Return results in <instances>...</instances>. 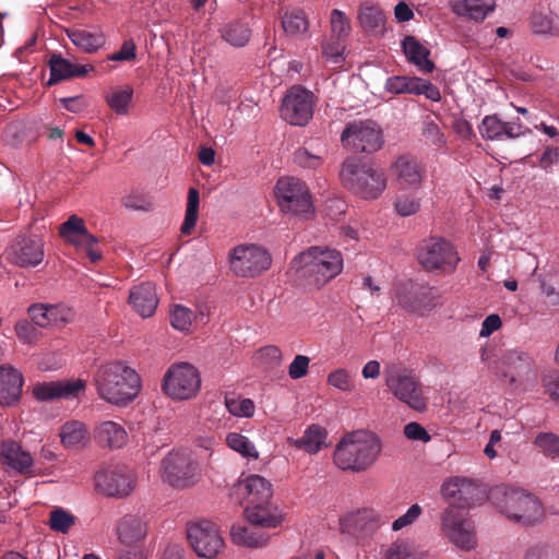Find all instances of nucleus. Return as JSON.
<instances>
[{
    "instance_id": "21",
    "label": "nucleus",
    "mask_w": 559,
    "mask_h": 559,
    "mask_svg": "<svg viewBox=\"0 0 559 559\" xmlns=\"http://www.w3.org/2000/svg\"><path fill=\"white\" fill-rule=\"evenodd\" d=\"M32 321L41 328H60L74 318V312L66 305L37 304L28 308Z\"/></svg>"
},
{
    "instance_id": "9",
    "label": "nucleus",
    "mask_w": 559,
    "mask_h": 559,
    "mask_svg": "<svg viewBox=\"0 0 559 559\" xmlns=\"http://www.w3.org/2000/svg\"><path fill=\"white\" fill-rule=\"evenodd\" d=\"M272 259L269 251L255 243H240L228 253L230 271L239 277H254L269 270Z\"/></svg>"
},
{
    "instance_id": "13",
    "label": "nucleus",
    "mask_w": 559,
    "mask_h": 559,
    "mask_svg": "<svg viewBox=\"0 0 559 559\" xmlns=\"http://www.w3.org/2000/svg\"><path fill=\"white\" fill-rule=\"evenodd\" d=\"M187 538L200 558L214 559L225 547L217 525L207 520L190 523L187 527Z\"/></svg>"
},
{
    "instance_id": "34",
    "label": "nucleus",
    "mask_w": 559,
    "mask_h": 559,
    "mask_svg": "<svg viewBox=\"0 0 559 559\" xmlns=\"http://www.w3.org/2000/svg\"><path fill=\"white\" fill-rule=\"evenodd\" d=\"M328 432L319 425H310L306 428L300 438H288L287 443L306 453L313 455L328 447Z\"/></svg>"
},
{
    "instance_id": "55",
    "label": "nucleus",
    "mask_w": 559,
    "mask_h": 559,
    "mask_svg": "<svg viewBox=\"0 0 559 559\" xmlns=\"http://www.w3.org/2000/svg\"><path fill=\"white\" fill-rule=\"evenodd\" d=\"M344 40L330 37L322 43V55L330 63H342L344 61Z\"/></svg>"
},
{
    "instance_id": "57",
    "label": "nucleus",
    "mask_w": 559,
    "mask_h": 559,
    "mask_svg": "<svg viewBox=\"0 0 559 559\" xmlns=\"http://www.w3.org/2000/svg\"><path fill=\"white\" fill-rule=\"evenodd\" d=\"M49 524L51 530L67 533L74 524V518L67 511L57 509L50 513Z\"/></svg>"
},
{
    "instance_id": "3",
    "label": "nucleus",
    "mask_w": 559,
    "mask_h": 559,
    "mask_svg": "<svg viewBox=\"0 0 559 559\" xmlns=\"http://www.w3.org/2000/svg\"><path fill=\"white\" fill-rule=\"evenodd\" d=\"M292 266L300 277L319 288L342 272L344 260L338 250L316 246L297 255Z\"/></svg>"
},
{
    "instance_id": "30",
    "label": "nucleus",
    "mask_w": 559,
    "mask_h": 559,
    "mask_svg": "<svg viewBox=\"0 0 559 559\" xmlns=\"http://www.w3.org/2000/svg\"><path fill=\"white\" fill-rule=\"evenodd\" d=\"M379 524V513L369 508L348 512L340 520L341 530L348 534H356L366 530H372Z\"/></svg>"
},
{
    "instance_id": "39",
    "label": "nucleus",
    "mask_w": 559,
    "mask_h": 559,
    "mask_svg": "<svg viewBox=\"0 0 559 559\" xmlns=\"http://www.w3.org/2000/svg\"><path fill=\"white\" fill-rule=\"evenodd\" d=\"M402 47L407 60L414 63L420 71L430 73L433 70V62L428 58L429 50L414 37H406L402 41Z\"/></svg>"
},
{
    "instance_id": "43",
    "label": "nucleus",
    "mask_w": 559,
    "mask_h": 559,
    "mask_svg": "<svg viewBox=\"0 0 559 559\" xmlns=\"http://www.w3.org/2000/svg\"><path fill=\"white\" fill-rule=\"evenodd\" d=\"M133 98L130 85L111 88L106 95V103L117 115H127Z\"/></svg>"
},
{
    "instance_id": "63",
    "label": "nucleus",
    "mask_w": 559,
    "mask_h": 559,
    "mask_svg": "<svg viewBox=\"0 0 559 559\" xmlns=\"http://www.w3.org/2000/svg\"><path fill=\"white\" fill-rule=\"evenodd\" d=\"M423 134L428 141L436 145H443L445 143L444 134L441 129L431 120L424 122Z\"/></svg>"
},
{
    "instance_id": "16",
    "label": "nucleus",
    "mask_w": 559,
    "mask_h": 559,
    "mask_svg": "<svg viewBox=\"0 0 559 559\" xmlns=\"http://www.w3.org/2000/svg\"><path fill=\"white\" fill-rule=\"evenodd\" d=\"M95 488L109 497H126L135 487V476L126 466L104 467L94 476Z\"/></svg>"
},
{
    "instance_id": "15",
    "label": "nucleus",
    "mask_w": 559,
    "mask_h": 559,
    "mask_svg": "<svg viewBox=\"0 0 559 559\" xmlns=\"http://www.w3.org/2000/svg\"><path fill=\"white\" fill-rule=\"evenodd\" d=\"M341 140L354 152L373 153L383 144L381 129L370 120L349 123L343 131Z\"/></svg>"
},
{
    "instance_id": "4",
    "label": "nucleus",
    "mask_w": 559,
    "mask_h": 559,
    "mask_svg": "<svg viewBox=\"0 0 559 559\" xmlns=\"http://www.w3.org/2000/svg\"><path fill=\"white\" fill-rule=\"evenodd\" d=\"M480 359L488 368L513 389H526L537 379L534 360L522 349L504 350L497 361H489L486 349H481Z\"/></svg>"
},
{
    "instance_id": "53",
    "label": "nucleus",
    "mask_w": 559,
    "mask_h": 559,
    "mask_svg": "<svg viewBox=\"0 0 559 559\" xmlns=\"http://www.w3.org/2000/svg\"><path fill=\"white\" fill-rule=\"evenodd\" d=\"M326 383L345 393H349L355 389V382L350 372L346 368H335L326 376Z\"/></svg>"
},
{
    "instance_id": "64",
    "label": "nucleus",
    "mask_w": 559,
    "mask_h": 559,
    "mask_svg": "<svg viewBox=\"0 0 559 559\" xmlns=\"http://www.w3.org/2000/svg\"><path fill=\"white\" fill-rule=\"evenodd\" d=\"M404 435L409 440L421 441L425 443L430 441L431 439L428 431L416 421H412L405 425Z\"/></svg>"
},
{
    "instance_id": "58",
    "label": "nucleus",
    "mask_w": 559,
    "mask_h": 559,
    "mask_svg": "<svg viewBox=\"0 0 559 559\" xmlns=\"http://www.w3.org/2000/svg\"><path fill=\"white\" fill-rule=\"evenodd\" d=\"M421 514L423 508L417 503L412 504L404 514L393 521L392 530L397 532L407 526H411L419 519Z\"/></svg>"
},
{
    "instance_id": "5",
    "label": "nucleus",
    "mask_w": 559,
    "mask_h": 559,
    "mask_svg": "<svg viewBox=\"0 0 559 559\" xmlns=\"http://www.w3.org/2000/svg\"><path fill=\"white\" fill-rule=\"evenodd\" d=\"M343 185L365 200L378 199L386 189L385 174L371 164L347 159L341 170Z\"/></svg>"
},
{
    "instance_id": "38",
    "label": "nucleus",
    "mask_w": 559,
    "mask_h": 559,
    "mask_svg": "<svg viewBox=\"0 0 559 559\" xmlns=\"http://www.w3.org/2000/svg\"><path fill=\"white\" fill-rule=\"evenodd\" d=\"M60 440L67 449H82L90 442V432L81 421L72 420L66 423L60 430Z\"/></svg>"
},
{
    "instance_id": "17",
    "label": "nucleus",
    "mask_w": 559,
    "mask_h": 559,
    "mask_svg": "<svg viewBox=\"0 0 559 559\" xmlns=\"http://www.w3.org/2000/svg\"><path fill=\"white\" fill-rule=\"evenodd\" d=\"M312 114V94L300 86H293L283 99L282 118L293 126H305L311 119Z\"/></svg>"
},
{
    "instance_id": "52",
    "label": "nucleus",
    "mask_w": 559,
    "mask_h": 559,
    "mask_svg": "<svg viewBox=\"0 0 559 559\" xmlns=\"http://www.w3.org/2000/svg\"><path fill=\"white\" fill-rule=\"evenodd\" d=\"M535 447L551 460L559 459V436L552 432H540L535 437Z\"/></svg>"
},
{
    "instance_id": "10",
    "label": "nucleus",
    "mask_w": 559,
    "mask_h": 559,
    "mask_svg": "<svg viewBox=\"0 0 559 559\" xmlns=\"http://www.w3.org/2000/svg\"><path fill=\"white\" fill-rule=\"evenodd\" d=\"M500 511L510 521L532 525L543 521L545 510L540 501L532 493L522 490H511L504 495Z\"/></svg>"
},
{
    "instance_id": "54",
    "label": "nucleus",
    "mask_w": 559,
    "mask_h": 559,
    "mask_svg": "<svg viewBox=\"0 0 559 559\" xmlns=\"http://www.w3.org/2000/svg\"><path fill=\"white\" fill-rule=\"evenodd\" d=\"M331 37L344 40L350 33V23L344 12L334 9L330 16Z\"/></svg>"
},
{
    "instance_id": "41",
    "label": "nucleus",
    "mask_w": 559,
    "mask_h": 559,
    "mask_svg": "<svg viewBox=\"0 0 559 559\" xmlns=\"http://www.w3.org/2000/svg\"><path fill=\"white\" fill-rule=\"evenodd\" d=\"M358 20L361 27L369 33L382 34L384 32V14L378 5L371 2H365L360 5Z\"/></svg>"
},
{
    "instance_id": "37",
    "label": "nucleus",
    "mask_w": 559,
    "mask_h": 559,
    "mask_svg": "<svg viewBox=\"0 0 559 559\" xmlns=\"http://www.w3.org/2000/svg\"><path fill=\"white\" fill-rule=\"evenodd\" d=\"M2 463L17 473H26L33 465L31 453L13 441L4 442L0 448Z\"/></svg>"
},
{
    "instance_id": "36",
    "label": "nucleus",
    "mask_w": 559,
    "mask_h": 559,
    "mask_svg": "<svg viewBox=\"0 0 559 559\" xmlns=\"http://www.w3.org/2000/svg\"><path fill=\"white\" fill-rule=\"evenodd\" d=\"M530 27L536 35L557 37L559 36V17L549 9L536 8L530 16Z\"/></svg>"
},
{
    "instance_id": "33",
    "label": "nucleus",
    "mask_w": 559,
    "mask_h": 559,
    "mask_svg": "<svg viewBox=\"0 0 559 559\" xmlns=\"http://www.w3.org/2000/svg\"><path fill=\"white\" fill-rule=\"evenodd\" d=\"M94 438L104 448L121 449L128 442V432L119 423L105 420L95 427Z\"/></svg>"
},
{
    "instance_id": "35",
    "label": "nucleus",
    "mask_w": 559,
    "mask_h": 559,
    "mask_svg": "<svg viewBox=\"0 0 559 559\" xmlns=\"http://www.w3.org/2000/svg\"><path fill=\"white\" fill-rule=\"evenodd\" d=\"M450 7L456 15L478 22L493 11L496 0H452Z\"/></svg>"
},
{
    "instance_id": "59",
    "label": "nucleus",
    "mask_w": 559,
    "mask_h": 559,
    "mask_svg": "<svg viewBox=\"0 0 559 559\" xmlns=\"http://www.w3.org/2000/svg\"><path fill=\"white\" fill-rule=\"evenodd\" d=\"M466 485V479L453 477L445 480L441 487V495L447 500H459Z\"/></svg>"
},
{
    "instance_id": "51",
    "label": "nucleus",
    "mask_w": 559,
    "mask_h": 559,
    "mask_svg": "<svg viewBox=\"0 0 559 559\" xmlns=\"http://www.w3.org/2000/svg\"><path fill=\"white\" fill-rule=\"evenodd\" d=\"M407 94L425 95L432 102H439L441 99V94L437 86L427 80L415 76H408Z\"/></svg>"
},
{
    "instance_id": "50",
    "label": "nucleus",
    "mask_w": 559,
    "mask_h": 559,
    "mask_svg": "<svg viewBox=\"0 0 559 559\" xmlns=\"http://www.w3.org/2000/svg\"><path fill=\"white\" fill-rule=\"evenodd\" d=\"M421 207L420 198L414 192H403L395 197L394 210L397 215L408 217L419 212Z\"/></svg>"
},
{
    "instance_id": "18",
    "label": "nucleus",
    "mask_w": 559,
    "mask_h": 559,
    "mask_svg": "<svg viewBox=\"0 0 559 559\" xmlns=\"http://www.w3.org/2000/svg\"><path fill=\"white\" fill-rule=\"evenodd\" d=\"M390 176L400 189L417 190L424 181V168L413 156L400 155L391 164Z\"/></svg>"
},
{
    "instance_id": "2",
    "label": "nucleus",
    "mask_w": 559,
    "mask_h": 559,
    "mask_svg": "<svg viewBox=\"0 0 559 559\" xmlns=\"http://www.w3.org/2000/svg\"><path fill=\"white\" fill-rule=\"evenodd\" d=\"M382 452V441L368 430H356L344 435L335 445L333 462L337 468L360 473L369 469Z\"/></svg>"
},
{
    "instance_id": "27",
    "label": "nucleus",
    "mask_w": 559,
    "mask_h": 559,
    "mask_svg": "<svg viewBox=\"0 0 559 559\" xmlns=\"http://www.w3.org/2000/svg\"><path fill=\"white\" fill-rule=\"evenodd\" d=\"M48 64L50 70V78L47 82L48 85L72 78L83 76L94 69L93 66L90 64H75L63 58L60 53L51 55Z\"/></svg>"
},
{
    "instance_id": "8",
    "label": "nucleus",
    "mask_w": 559,
    "mask_h": 559,
    "mask_svg": "<svg viewBox=\"0 0 559 559\" xmlns=\"http://www.w3.org/2000/svg\"><path fill=\"white\" fill-rule=\"evenodd\" d=\"M162 479L176 488H188L200 479V467L193 457L179 450L170 451L160 463Z\"/></svg>"
},
{
    "instance_id": "11",
    "label": "nucleus",
    "mask_w": 559,
    "mask_h": 559,
    "mask_svg": "<svg viewBox=\"0 0 559 559\" xmlns=\"http://www.w3.org/2000/svg\"><path fill=\"white\" fill-rule=\"evenodd\" d=\"M441 530L449 540L461 550L469 551L476 547L474 525L463 509L450 504L441 515Z\"/></svg>"
},
{
    "instance_id": "24",
    "label": "nucleus",
    "mask_w": 559,
    "mask_h": 559,
    "mask_svg": "<svg viewBox=\"0 0 559 559\" xmlns=\"http://www.w3.org/2000/svg\"><path fill=\"white\" fill-rule=\"evenodd\" d=\"M397 304L411 312L424 314L438 305L436 293L432 289H418L404 287L396 294Z\"/></svg>"
},
{
    "instance_id": "56",
    "label": "nucleus",
    "mask_w": 559,
    "mask_h": 559,
    "mask_svg": "<svg viewBox=\"0 0 559 559\" xmlns=\"http://www.w3.org/2000/svg\"><path fill=\"white\" fill-rule=\"evenodd\" d=\"M122 204L126 209L132 211L148 212L153 209L152 200L142 192L132 191L122 198Z\"/></svg>"
},
{
    "instance_id": "42",
    "label": "nucleus",
    "mask_w": 559,
    "mask_h": 559,
    "mask_svg": "<svg viewBox=\"0 0 559 559\" xmlns=\"http://www.w3.org/2000/svg\"><path fill=\"white\" fill-rule=\"evenodd\" d=\"M385 559H431V555L415 543L403 539L389 547Z\"/></svg>"
},
{
    "instance_id": "45",
    "label": "nucleus",
    "mask_w": 559,
    "mask_h": 559,
    "mask_svg": "<svg viewBox=\"0 0 559 559\" xmlns=\"http://www.w3.org/2000/svg\"><path fill=\"white\" fill-rule=\"evenodd\" d=\"M197 319L195 313L186 306L175 305L170 310V324L179 332H191L192 325Z\"/></svg>"
},
{
    "instance_id": "40",
    "label": "nucleus",
    "mask_w": 559,
    "mask_h": 559,
    "mask_svg": "<svg viewBox=\"0 0 559 559\" xmlns=\"http://www.w3.org/2000/svg\"><path fill=\"white\" fill-rule=\"evenodd\" d=\"M231 542L241 547L260 548L267 544L269 536L242 524H234L230 528Z\"/></svg>"
},
{
    "instance_id": "25",
    "label": "nucleus",
    "mask_w": 559,
    "mask_h": 559,
    "mask_svg": "<svg viewBox=\"0 0 559 559\" xmlns=\"http://www.w3.org/2000/svg\"><path fill=\"white\" fill-rule=\"evenodd\" d=\"M245 515L251 524L266 528L277 527L285 518L284 512L277 506L272 504L271 500L247 504Z\"/></svg>"
},
{
    "instance_id": "62",
    "label": "nucleus",
    "mask_w": 559,
    "mask_h": 559,
    "mask_svg": "<svg viewBox=\"0 0 559 559\" xmlns=\"http://www.w3.org/2000/svg\"><path fill=\"white\" fill-rule=\"evenodd\" d=\"M136 57V46L132 39L124 40L121 48L108 56L110 61H131Z\"/></svg>"
},
{
    "instance_id": "48",
    "label": "nucleus",
    "mask_w": 559,
    "mask_h": 559,
    "mask_svg": "<svg viewBox=\"0 0 559 559\" xmlns=\"http://www.w3.org/2000/svg\"><path fill=\"white\" fill-rule=\"evenodd\" d=\"M282 27L287 35L295 36L307 32L309 23L302 11L293 10L282 16Z\"/></svg>"
},
{
    "instance_id": "1",
    "label": "nucleus",
    "mask_w": 559,
    "mask_h": 559,
    "mask_svg": "<svg viewBox=\"0 0 559 559\" xmlns=\"http://www.w3.org/2000/svg\"><path fill=\"white\" fill-rule=\"evenodd\" d=\"M94 385L99 399L116 406H126L139 395L141 378L123 361H110L98 367Z\"/></svg>"
},
{
    "instance_id": "32",
    "label": "nucleus",
    "mask_w": 559,
    "mask_h": 559,
    "mask_svg": "<svg viewBox=\"0 0 559 559\" xmlns=\"http://www.w3.org/2000/svg\"><path fill=\"white\" fill-rule=\"evenodd\" d=\"M66 34L76 48L86 53H94L106 45V35L99 28H68Z\"/></svg>"
},
{
    "instance_id": "23",
    "label": "nucleus",
    "mask_w": 559,
    "mask_h": 559,
    "mask_svg": "<svg viewBox=\"0 0 559 559\" xmlns=\"http://www.w3.org/2000/svg\"><path fill=\"white\" fill-rule=\"evenodd\" d=\"M234 493L247 506L271 500L273 491L271 483L264 477L250 475L235 485Z\"/></svg>"
},
{
    "instance_id": "26",
    "label": "nucleus",
    "mask_w": 559,
    "mask_h": 559,
    "mask_svg": "<svg viewBox=\"0 0 559 559\" xmlns=\"http://www.w3.org/2000/svg\"><path fill=\"white\" fill-rule=\"evenodd\" d=\"M118 539L128 547L136 546L143 542L147 535V523L139 514H126L122 516L116 528Z\"/></svg>"
},
{
    "instance_id": "49",
    "label": "nucleus",
    "mask_w": 559,
    "mask_h": 559,
    "mask_svg": "<svg viewBox=\"0 0 559 559\" xmlns=\"http://www.w3.org/2000/svg\"><path fill=\"white\" fill-rule=\"evenodd\" d=\"M225 406L231 416L238 418H251L255 413L254 402L242 396H226Z\"/></svg>"
},
{
    "instance_id": "12",
    "label": "nucleus",
    "mask_w": 559,
    "mask_h": 559,
    "mask_svg": "<svg viewBox=\"0 0 559 559\" xmlns=\"http://www.w3.org/2000/svg\"><path fill=\"white\" fill-rule=\"evenodd\" d=\"M384 380L385 385L399 401L417 412L426 408L421 388L408 371L400 368L386 369Z\"/></svg>"
},
{
    "instance_id": "31",
    "label": "nucleus",
    "mask_w": 559,
    "mask_h": 559,
    "mask_svg": "<svg viewBox=\"0 0 559 559\" xmlns=\"http://www.w3.org/2000/svg\"><path fill=\"white\" fill-rule=\"evenodd\" d=\"M129 302L141 317L153 316L158 304L154 284L147 282L134 286L130 290Z\"/></svg>"
},
{
    "instance_id": "29",
    "label": "nucleus",
    "mask_w": 559,
    "mask_h": 559,
    "mask_svg": "<svg viewBox=\"0 0 559 559\" xmlns=\"http://www.w3.org/2000/svg\"><path fill=\"white\" fill-rule=\"evenodd\" d=\"M59 235L66 242L78 249L97 242L96 237L87 230L84 219L76 215H71L60 225Z\"/></svg>"
},
{
    "instance_id": "44",
    "label": "nucleus",
    "mask_w": 559,
    "mask_h": 559,
    "mask_svg": "<svg viewBox=\"0 0 559 559\" xmlns=\"http://www.w3.org/2000/svg\"><path fill=\"white\" fill-rule=\"evenodd\" d=\"M225 441L229 449L239 453L245 459L257 460L259 457V452L253 442L239 432L227 433Z\"/></svg>"
},
{
    "instance_id": "7",
    "label": "nucleus",
    "mask_w": 559,
    "mask_h": 559,
    "mask_svg": "<svg viewBox=\"0 0 559 559\" xmlns=\"http://www.w3.org/2000/svg\"><path fill=\"white\" fill-rule=\"evenodd\" d=\"M200 389V372L188 362L171 365L163 377L162 390L174 401L191 400L198 395Z\"/></svg>"
},
{
    "instance_id": "22",
    "label": "nucleus",
    "mask_w": 559,
    "mask_h": 559,
    "mask_svg": "<svg viewBox=\"0 0 559 559\" xmlns=\"http://www.w3.org/2000/svg\"><path fill=\"white\" fill-rule=\"evenodd\" d=\"M478 131L484 140L501 141L507 139H518L524 135L528 130H524L521 123L515 121L504 122L497 115L485 116L478 126Z\"/></svg>"
},
{
    "instance_id": "28",
    "label": "nucleus",
    "mask_w": 559,
    "mask_h": 559,
    "mask_svg": "<svg viewBox=\"0 0 559 559\" xmlns=\"http://www.w3.org/2000/svg\"><path fill=\"white\" fill-rule=\"evenodd\" d=\"M22 373L11 366L0 367V404L10 406L16 403L22 394Z\"/></svg>"
},
{
    "instance_id": "61",
    "label": "nucleus",
    "mask_w": 559,
    "mask_h": 559,
    "mask_svg": "<svg viewBox=\"0 0 559 559\" xmlns=\"http://www.w3.org/2000/svg\"><path fill=\"white\" fill-rule=\"evenodd\" d=\"M310 358L306 355H297L288 367V374L292 379L304 378L309 370Z\"/></svg>"
},
{
    "instance_id": "47",
    "label": "nucleus",
    "mask_w": 559,
    "mask_h": 559,
    "mask_svg": "<svg viewBox=\"0 0 559 559\" xmlns=\"http://www.w3.org/2000/svg\"><path fill=\"white\" fill-rule=\"evenodd\" d=\"M251 36V31L246 24L240 22H231L222 29V37L229 45L235 47L245 46Z\"/></svg>"
},
{
    "instance_id": "14",
    "label": "nucleus",
    "mask_w": 559,
    "mask_h": 559,
    "mask_svg": "<svg viewBox=\"0 0 559 559\" xmlns=\"http://www.w3.org/2000/svg\"><path fill=\"white\" fill-rule=\"evenodd\" d=\"M418 261L427 271L452 272L460 257L453 245L442 238L426 240L418 253Z\"/></svg>"
},
{
    "instance_id": "20",
    "label": "nucleus",
    "mask_w": 559,
    "mask_h": 559,
    "mask_svg": "<svg viewBox=\"0 0 559 559\" xmlns=\"http://www.w3.org/2000/svg\"><path fill=\"white\" fill-rule=\"evenodd\" d=\"M86 382L81 379L38 382L32 392L37 401L47 402L56 399H75L84 393Z\"/></svg>"
},
{
    "instance_id": "6",
    "label": "nucleus",
    "mask_w": 559,
    "mask_h": 559,
    "mask_svg": "<svg viewBox=\"0 0 559 559\" xmlns=\"http://www.w3.org/2000/svg\"><path fill=\"white\" fill-rule=\"evenodd\" d=\"M274 194L283 213L301 219H308L313 215L314 209L309 189L301 180L294 177L278 179Z\"/></svg>"
},
{
    "instance_id": "46",
    "label": "nucleus",
    "mask_w": 559,
    "mask_h": 559,
    "mask_svg": "<svg viewBox=\"0 0 559 559\" xmlns=\"http://www.w3.org/2000/svg\"><path fill=\"white\" fill-rule=\"evenodd\" d=\"M199 204H200V194L199 191L194 188H190L188 191L187 198V207L185 213V219L181 225V233L185 235H190L193 228L197 225L199 218Z\"/></svg>"
},
{
    "instance_id": "60",
    "label": "nucleus",
    "mask_w": 559,
    "mask_h": 559,
    "mask_svg": "<svg viewBox=\"0 0 559 559\" xmlns=\"http://www.w3.org/2000/svg\"><path fill=\"white\" fill-rule=\"evenodd\" d=\"M294 159L300 167L309 169H316L322 164V157L309 152L307 148L297 150Z\"/></svg>"
},
{
    "instance_id": "19",
    "label": "nucleus",
    "mask_w": 559,
    "mask_h": 559,
    "mask_svg": "<svg viewBox=\"0 0 559 559\" xmlns=\"http://www.w3.org/2000/svg\"><path fill=\"white\" fill-rule=\"evenodd\" d=\"M10 257L21 267H35L44 260V241L36 235L20 236L10 248Z\"/></svg>"
}]
</instances>
